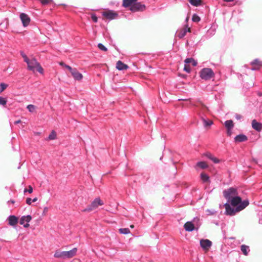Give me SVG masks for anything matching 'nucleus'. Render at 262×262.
<instances>
[{
    "label": "nucleus",
    "mask_w": 262,
    "mask_h": 262,
    "mask_svg": "<svg viewBox=\"0 0 262 262\" xmlns=\"http://www.w3.org/2000/svg\"><path fill=\"white\" fill-rule=\"evenodd\" d=\"M204 155L208 158V159H210L211 161H212L214 163H219L220 161L219 159L216 158V157H214L211 153L210 152H207Z\"/></svg>",
    "instance_id": "4be33fe9"
},
{
    "label": "nucleus",
    "mask_w": 262,
    "mask_h": 262,
    "mask_svg": "<svg viewBox=\"0 0 262 262\" xmlns=\"http://www.w3.org/2000/svg\"><path fill=\"white\" fill-rule=\"evenodd\" d=\"M20 18L24 27H27L29 25L30 22V18L28 15L25 13H21L20 15Z\"/></svg>",
    "instance_id": "ddd939ff"
},
{
    "label": "nucleus",
    "mask_w": 262,
    "mask_h": 262,
    "mask_svg": "<svg viewBox=\"0 0 262 262\" xmlns=\"http://www.w3.org/2000/svg\"><path fill=\"white\" fill-rule=\"evenodd\" d=\"M224 1L225 2H233L234 0H224Z\"/></svg>",
    "instance_id": "8fccbe9b"
},
{
    "label": "nucleus",
    "mask_w": 262,
    "mask_h": 262,
    "mask_svg": "<svg viewBox=\"0 0 262 262\" xmlns=\"http://www.w3.org/2000/svg\"><path fill=\"white\" fill-rule=\"evenodd\" d=\"M200 243L201 247L205 252H207L212 246V242L208 239H201Z\"/></svg>",
    "instance_id": "6e6552de"
},
{
    "label": "nucleus",
    "mask_w": 262,
    "mask_h": 262,
    "mask_svg": "<svg viewBox=\"0 0 262 262\" xmlns=\"http://www.w3.org/2000/svg\"><path fill=\"white\" fill-rule=\"evenodd\" d=\"M21 122V120H18L17 121H16L14 123L15 124H18V123H19Z\"/></svg>",
    "instance_id": "49530a36"
},
{
    "label": "nucleus",
    "mask_w": 262,
    "mask_h": 262,
    "mask_svg": "<svg viewBox=\"0 0 262 262\" xmlns=\"http://www.w3.org/2000/svg\"><path fill=\"white\" fill-rule=\"evenodd\" d=\"M21 55L24 58V61L26 62H27L29 59L27 57L26 55L23 52H21Z\"/></svg>",
    "instance_id": "ea45409f"
},
{
    "label": "nucleus",
    "mask_w": 262,
    "mask_h": 262,
    "mask_svg": "<svg viewBox=\"0 0 262 262\" xmlns=\"http://www.w3.org/2000/svg\"><path fill=\"white\" fill-rule=\"evenodd\" d=\"M65 68L69 70L75 80H80L82 79L83 76L82 74L79 73L76 69L72 68L68 65H65Z\"/></svg>",
    "instance_id": "0eeeda50"
},
{
    "label": "nucleus",
    "mask_w": 262,
    "mask_h": 262,
    "mask_svg": "<svg viewBox=\"0 0 262 262\" xmlns=\"http://www.w3.org/2000/svg\"><path fill=\"white\" fill-rule=\"evenodd\" d=\"M145 9V6L144 4H142L141 3H137L133 5L130 8V10L132 11L135 12L138 11H143Z\"/></svg>",
    "instance_id": "1a4fd4ad"
},
{
    "label": "nucleus",
    "mask_w": 262,
    "mask_h": 262,
    "mask_svg": "<svg viewBox=\"0 0 262 262\" xmlns=\"http://www.w3.org/2000/svg\"><path fill=\"white\" fill-rule=\"evenodd\" d=\"M200 17L196 14H194L193 15L192 20L194 22H199L200 20Z\"/></svg>",
    "instance_id": "473e14b6"
},
{
    "label": "nucleus",
    "mask_w": 262,
    "mask_h": 262,
    "mask_svg": "<svg viewBox=\"0 0 262 262\" xmlns=\"http://www.w3.org/2000/svg\"><path fill=\"white\" fill-rule=\"evenodd\" d=\"M235 141L236 142H241L243 141H247L248 140V138L246 136L241 134L236 136L234 138Z\"/></svg>",
    "instance_id": "412c9836"
},
{
    "label": "nucleus",
    "mask_w": 262,
    "mask_h": 262,
    "mask_svg": "<svg viewBox=\"0 0 262 262\" xmlns=\"http://www.w3.org/2000/svg\"><path fill=\"white\" fill-rule=\"evenodd\" d=\"M26 63L27 64V68L29 71L34 72L36 70L41 74L43 73V68L36 59L33 58L31 59H29Z\"/></svg>",
    "instance_id": "f03ea898"
},
{
    "label": "nucleus",
    "mask_w": 262,
    "mask_h": 262,
    "mask_svg": "<svg viewBox=\"0 0 262 262\" xmlns=\"http://www.w3.org/2000/svg\"><path fill=\"white\" fill-rule=\"evenodd\" d=\"M189 3L193 6L198 7L202 5V0H189Z\"/></svg>",
    "instance_id": "a878e982"
},
{
    "label": "nucleus",
    "mask_w": 262,
    "mask_h": 262,
    "mask_svg": "<svg viewBox=\"0 0 262 262\" xmlns=\"http://www.w3.org/2000/svg\"><path fill=\"white\" fill-rule=\"evenodd\" d=\"M103 15L106 18L112 20L118 16V14L112 10H107L103 12Z\"/></svg>",
    "instance_id": "9d476101"
},
{
    "label": "nucleus",
    "mask_w": 262,
    "mask_h": 262,
    "mask_svg": "<svg viewBox=\"0 0 262 262\" xmlns=\"http://www.w3.org/2000/svg\"><path fill=\"white\" fill-rule=\"evenodd\" d=\"M27 108L30 112H33L35 109V106L32 104H29L27 106Z\"/></svg>",
    "instance_id": "72a5a7b5"
},
{
    "label": "nucleus",
    "mask_w": 262,
    "mask_h": 262,
    "mask_svg": "<svg viewBox=\"0 0 262 262\" xmlns=\"http://www.w3.org/2000/svg\"><path fill=\"white\" fill-rule=\"evenodd\" d=\"M201 119L203 122L204 126L205 127H207V126H210L211 125H212L213 124V122L212 120H206L203 117H202Z\"/></svg>",
    "instance_id": "cd10ccee"
},
{
    "label": "nucleus",
    "mask_w": 262,
    "mask_h": 262,
    "mask_svg": "<svg viewBox=\"0 0 262 262\" xmlns=\"http://www.w3.org/2000/svg\"><path fill=\"white\" fill-rule=\"evenodd\" d=\"M32 217L30 215L23 216L21 217L19 223L20 225H24L25 228H28L29 226L28 223L31 220Z\"/></svg>",
    "instance_id": "9b49d317"
},
{
    "label": "nucleus",
    "mask_w": 262,
    "mask_h": 262,
    "mask_svg": "<svg viewBox=\"0 0 262 262\" xmlns=\"http://www.w3.org/2000/svg\"><path fill=\"white\" fill-rule=\"evenodd\" d=\"M10 202L12 203V204H14L15 203V201L14 200H11L10 201Z\"/></svg>",
    "instance_id": "3c124183"
},
{
    "label": "nucleus",
    "mask_w": 262,
    "mask_h": 262,
    "mask_svg": "<svg viewBox=\"0 0 262 262\" xmlns=\"http://www.w3.org/2000/svg\"><path fill=\"white\" fill-rule=\"evenodd\" d=\"M251 65L252 66V70H257L262 66V61L256 59L251 62Z\"/></svg>",
    "instance_id": "4468645a"
},
{
    "label": "nucleus",
    "mask_w": 262,
    "mask_h": 262,
    "mask_svg": "<svg viewBox=\"0 0 262 262\" xmlns=\"http://www.w3.org/2000/svg\"><path fill=\"white\" fill-rule=\"evenodd\" d=\"M120 234H127L130 233V230L128 228H120L119 229Z\"/></svg>",
    "instance_id": "c756f323"
},
{
    "label": "nucleus",
    "mask_w": 262,
    "mask_h": 262,
    "mask_svg": "<svg viewBox=\"0 0 262 262\" xmlns=\"http://www.w3.org/2000/svg\"><path fill=\"white\" fill-rule=\"evenodd\" d=\"M104 204L103 201L99 198H96L91 204L83 210V212H90L97 209L99 206H102Z\"/></svg>",
    "instance_id": "20e7f679"
},
{
    "label": "nucleus",
    "mask_w": 262,
    "mask_h": 262,
    "mask_svg": "<svg viewBox=\"0 0 262 262\" xmlns=\"http://www.w3.org/2000/svg\"><path fill=\"white\" fill-rule=\"evenodd\" d=\"M188 19H189V18H188V17H187V18H186V21H188Z\"/></svg>",
    "instance_id": "5fc2aeb1"
},
{
    "label": "nucleus",
    "mask_w": 262,
    "mask_h": 262,
    "mask_svg": "<svg viewBox=\"0 0 262 262\" xmlns=\"http://www.w3.org/2000/svg\"><path fill=\"white\" fill-rule=\"evenodd\" d=\"M197 166L202 169H205L208 167L207 164L203 161L197 163Z\"/></svg>",
    "instance_id": "c85d7f7f"
},
{
    "label": "nucleus",
    "mask_w": 262,
    "mask_h": 262,
    "mask_svg": "<svg viewBox=\"0 0 262 262\" xmlns=\"http://www.w3.org/2000/svg\"><path fill=\"white\" fill-rule=\"evenodd\" d=\"M185 62L186 64L191 63L193 66L194 67L196 66L197 64V62L192 58H186L185 60Z\"/></svg>",
    "instance_id": "bb28decb"
},
{
    "label": "nucleus",
    "mask_w": 262,
    "mask_h": 262,
    "mask_svg": "<svg viewBox=\"0 0 262 262\" xmlns=\"http://www.w3.org/2000/svg\"><path fill=\"white\" fill-rule=\"evenodd\" d=\"M77 251V248H74L69 251H56L54 254V256L57 258H70L76 255Z\"/></svg>",
    "instance_id": "7ed1b4c3"
},
{
    "label": "nucleus",
    "mask_w": 262,
    "mask_h": 262,
    "mask_svg": "<svg viewBox=\"0 0 262 262\" xmlns=\"http://www.w3.org/2000/svg\"><path fill=\"white\" fill-rule=\"evenodd\" d=\"M8 86V84L1 83V92L4 91Z\"/></svg>",
    "instance_id": "e433bc0d"
},
{
    "label": "nucleus",
    "mask_w": 262,
    "mask_h": 262,
    "mask_svg": "<svg viewBox=\"0 0 262 262\" xmlns=\"http://www.w3.org/2000/svg\"><path fill=\"white\" fill-rule=\"evenodd\" d=\"M224 196L228 202L233 198L238 195L237 190L235 188L230 187L227 189L224 190L223 192Z\"/></svg>",
    "instance_id": "39448f33"
},
{
    "label": "nucleus",
    "mask_w": 262,
    "mask_h": 262,
    "mask_svg": "<svg viewBox=\"0 0 262 262\" xmlns=\"http://www.w3.org/2000/svg\"><path fill=\"white\" fill-rule=\"evenodd\" d=\"M225 125L227 129H232L234 126V123L232 120H229L225 121Z\"/></svg>",
    "instance_id": "393cba45"
},
{
    "label": "nucleus",
    "mask_w": 262,
    "mask_h": 262,
    "mask_svg": "<svg viewBox=\"0 0 262 262\" xmlns=\"http://www.w3.org/2000/svg\"><path fill=\"white\" fill-rule=\"evenodd\" d=\"M249 204V201L246 200L243 201V203L239 204L235 209L232 208L230 204H225L226 214L230 215H234L236 212H239L245 209Z\"/></svg>",
    "instance_id": "f257e3e1"
},
{
    "label": "nucleus",
    "mask_w": 262,
    "mask_h": 262,
    "mask_svg": "<svg viewBox=\"0 0 262 262\" xmlns=\"http://www.w3.org/2000/svg\"><path fill=\"white\" fill-rule=\"evenodd\" d=\"M214 73L212 70L209 68H204L200 72L201 77L205 80H208L213 77Z\"/></svg>",
    "instance_id": "423d86ee"
},
{
    "label": "nucleus",
    "mask_w": 262,
    "mask_h": 262,
    "mask_svg": "<svg viewBox=\"0 0 262 262\" xmlns=\"http://www.w3.org/2000/svg\"><path fill=\"white\" fill-rule=\"evenodd\" d=\"M184 228L186 231L190 232L195 229L194 224L191 222H187L184 225Z\"/></svg>",
    "instance_id": "a211bd4d"
},
{
    "label": "nucleus",
    "mask_w": 262,
    "mask_h": 262,
    "mask_svg": "<svg viewBox=\"0 0 262 262\" xmlns=\"http://www.w3.org/2000/svg\"><path fill=\"white\" fill-rule=\"evenodd\" d=\"M28 191L29 193H31L33 192V188L31 186L29 185L28 186V189H25L24 190V192Z\"/></svg>",
    "instance_id": "a19ab883"
},
{
    "label": "nucleus",
    "mask_w": 262,
    "mask_h": 262,
    "mask_svg": "<svg viewBox=\"0 0 262 262\" xmlns=\"http://www.w3.org/2000/svg\"><path fill=\"white\" fill-rule=\"evenodd\" d=\"M56 138V133L54 130H52L48 137V139L50 140H54Z\"/></svg>",
    "instance_id": "7c9ffc66"
},
{
    "label": "nucleus",
    "mask_w": 262,
    "mask_h": 262,
    "mask_svg": "<svg viewBox=\"0 0 262 262\" xmlns=\"http://www.w3.org/2000/svg\"><path fill=\"white\" fill-rule=\"evenodd\" d=\"M130 227L131 228H134V225H131L130 226Z\"/></svg>",
    "instance_id": "603ef678"
},
{
    "label": "nucleus",
    "mask_w": 262,
    "mask_h": 262,
    "mask_svg": "<svg viewBox=\"0 0 262 262\" xmlns=\"http://www.w3.org/2000/svg\"><path fill=\"white\" fill-rule=\"evenodd\" d=\"M32 201L33 202H36L37 201V198H35Z\"/></svg>",
    "instance_id": "de8ad7c7"
},
{
    "label": "nucleus",
    "mask_w": 262,
    "mask_h": 262,
    "mask_svg": "<svg viewBox=\"0 0 262 262\" xmlns=\"http://www.w3.org/2000/svg\"><path fill=\"white\" fill-rule=\"evenodd\" d=\"M116 68L118 70H124L127 69L128 68V66L127 64L123 63L121 61L119 60L116 63Z\"/></svg>",
    "instance_id": "aec40b11"
},
{
    "label": "nucleus",
    "mask_w": 262,
    "mask_h": 262,
    "mask_svg": "<svg viewBox=\"0 0 262 262\" xmlns=\"http://www.w3.org/2000/svg\"><path fill=\"white\" fill-rule=\"evenodd\" d=\"M48 211V208L47 207H45L43 209V213L45 214L47 213Z\"/></svg>",
    "instance_id": "a18cd8bd"
},
{
    "label": "nucleus",
    "mask_w": 262,
    "mask_h": 262,
    "mask_svg": "<svg viewBox=\"0 0 262 262\" xmlns=\"http://www.w3.org/2000/svg\"><path fill=\"white\" fill-rule=\"evenodd\" d=\"M252 126L253 129L258 132H260L262 129V124L257 122L256 120H252Z\"/></svg>",
    "instance_id": "f3484780"
},
{
    "label": "nucleus",
    "mask_w": 262,
    "mask_h": 262,
    "mask_svg": "<svg viewBox=\"0 0 262 262\" xmlns=\"http://www.w3.org/2000/svg\"><path fill=\"white\" fill-rule=\"evenodd\" d=\"M184 70L187 73H190V68L189 66L187 65L186 63L185 64Z\"/></svg>",
    "instance_id": "58836bf2"
},
{
    "label": "nucleus",
    "mask_w": 262,
    "mask_h": 262,
    "mask_svg": "<svg viewBox=\"0 0 262 262\" xmlns=\"http://www.w3.org/2000/svg\"><path fill=\"white\" fill-rule=\"evenodd\" d=\"M31 201H32V200H31V198H27L26 199V203H27L28 205H30L31 204Z\"/></svg>",
    "instance_id": "37998d69"
},
{
    "label": "nucleus",
    "mask_w": 262,
    "mask_h": 262,
    "mask_svg": "<svg viewBox=\"0 0 262 262\" xmlns=\"http://www.w3.org/2000/svg\"><path fill=\"white\" fill-rule=\"evenodd\" d=\"M201 178L202 180L204 182H207L209 178V177L204 172L201 173Z\"/></svg>",
    "instance_id": "2f4dec72"
},
{
    "label": "nucleus",
    "mask_w": 262,
    "mask_h": 262,
    "mask_svg": "<svg viewBox=\"0 0 262 262\" xmlns=\"http://www.w3.org/2000/svg\"><path fill=\"white\" fill-rule=\"evenodd\" d=\"M258 95H259V96H262V93H258Z\"/></svg>",
    "instance_id": "864d4df0"
},
{
    "label": "nucleus",
    "mask_w": 262,
    "mask_h": 262,
    "mask_svg": "<svg viewBox=\"0 0 262 262\" xmlns=\"http://www.w3.org/2000/svg\"><path fill=\"white\" fill-rule=\"evenodd\" d=\"M60 64L61 66H63L64 67H65V65H66V64H64V63L63 62H61L60 63Z\"/></svg>",
    "instance_id": "09e8293b"
},
{
    "label": "nucleus",
    "mask_w": 262,
    "mask_h": 262,
    "mask_svg": "<svg viewBox=\"0 0 262 262\" xmlns=\"http://www.w3.org/2000/svg\"><path fill=\"white\" fill-rule=\"evenodd\" d=\"M92 19L95 23H96L98 21V18L95 15H93L92 16Z\"/></svg>",
    "instance_id": "79ce46f5"
},
{
    "label": "nucleus",
    "mask_w": 262,
    "mask_h": 262,
    "mask_svg": "<svg viewBox=\"0 0 262 262\" xmlns=\"http://www.w3.org/2000/svg\"><path fill=\"white\" fill-rule=\"evenodd\" d=\"M193 105L199 108L202 111H208V108L200 100H198Z\"/></svg>",
    "instance_id": "6ab92c4d"
},
{
    "label": "nucleus",
    "mask_w": 262,
    "mask_h": 262,
    "mask_svg": "<svg viewBox=\"0 0 262 262\" xmlns=\"http://www.w3.org/2000/svg\"><path fill=\"white\" fill-rule=\"evenodd\" d=\"M187 32H190L191 29L190 28L188 27L187 25H186L185 28L178 32L177 36L179 38H182L185 36Z\"/></svg>",
    "instance_id": "2eb2a0df"
},
{
    "label": "nucleus",
    "mask_w": 262,
    "mask_h": 262,
    "mask_svg": "<svg viewBox=\"0 0 262 262\" xmlns=\"http://www.w3.org/2000/svg\"><path fill=\"white\" fill-rule=\"evenodd\" d=\"M42 5H45L52 2V0H38Z\"/></svg>",
    "instance_id": "f704fd0d"
},
{
    "label": "nucleus",
    "mask_w": 262,
    "mask_h": 262,
    "mask_svg": "<svg viewBox=\"0 0 262 262\" xmlns=\"http://www.w3.org/2000/svg\"><path fill=\"white\" fill-rule=\"evenodd\" d=\"M243 201H242V198L238 195L228 201V202L230 203L231 205L233 207L238 206L239 204L243 203Z\"/></svg>",
    "instance_id": "f8f14e48"
},
{
    "label": "nucleus",
    "mask_w": 262,
    "mask_h": 262,
    "mask_svg": "<svg viewBox=\"0 0 262 262\" xmlns=\"http://www.w3.org/2000/svg\"><path fill=\"white\" fill-rule=\"evenodd\" d=\"M227 134L228 136H230L232 134V129H227Z\"/></svg>",
    "instance_id": "c03bdc74"
},
{
    "label": "nucleus",
    "mask_w": 262,
    "mask_h": 262,
    "mask_svg": "<svg viewBox=\"0 0 262 262\" xmlns=\"http://www.w3.org/2000/svg\"><path fill=\"white\" fill-rule=\"evenodd\" d=\"M98 47L101 50L103 51H106L107 50V48L102 43H99Z\"/></svg>",
    "instance_id": "c9c22d12"
},
{
    "label": "nucleus",
    "mask_w": 262,
    "mask_h": 262,
    "mask_svg": "<svg viewBox=\"0 0 262 262\" xmlns=\"http://www.w3.org/2000/svg\"><path fill=\"white\" fill-rule=\"evenodd\" d=\"M7 102V100L6 98L1 97V105H3L4 106H5Z\"/></svg>",
    "instance_id": "4c0bfd02"
},
{
    "label": "nucleus",
    "mask_w": 262,
    "mask_h": 262,
    "mask_svg": "<svg viewBox=\"0 0 262 262\" xmlns=\"http://www.w3.org/2000/svg\"><path fill=\"white\" fill-rule=\"evenodd\" d=\"M136 1L137 0H123V6L124 7H131L134 4L133 3Z\"/></svg>",
    "instance_id": "5701e85b"
},
{
    "label": "nucleus",
    "mask_w": 262,
    "mask_h": 262,
    "mask_svg": "<svg viewBox=\"0 0 262 262\" xmlns=\"http://www.w3.org/2000/svg\"><path fill=\"white\" fill-rule=\"evenodd\" d=\"M241 251L245 255H247L248 252L250 251L249 247L248 246L242 245L241 246Z\"/></svg>",
    "instance_id": "b1692460"
},
{
    "label": "nucleus",
    "mask_w": 262,
    "mask_h": 262,
    "mask_svg": "<svg viewBox=\"0 0 262 262\" xmlns=\"http://www.w3.org/2000/svg\"><path fill=\"white\" fill-rule=\"evenodd\" d=\"M9 224L10 226H14L17 225L18 222V217L15 215H10L8 218Z\"/></svg>",
    "instance_id": "dca6fc26"
}]
</instances>
